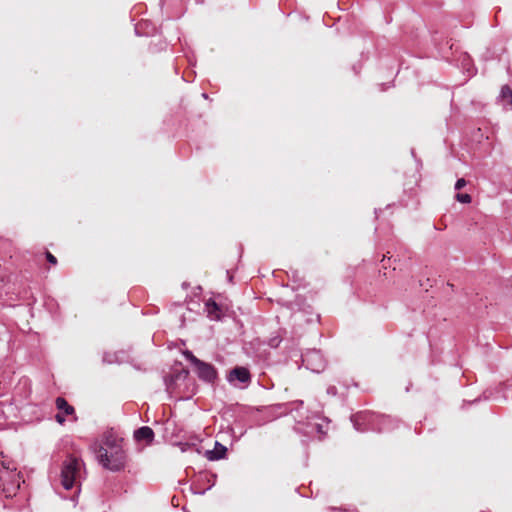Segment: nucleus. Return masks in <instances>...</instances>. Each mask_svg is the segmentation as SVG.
Here are the masks:
<instances>
[{"label":"nucleus","mask_w":512,"mask_h":512,"mask_svg":"<svg viewBox=\"0 0 512 512\" xmlns=\"http://www.w3.org/2000/svg\"><path fill=\"white\" fill-rule=\"evenodd\" d=\"M93 451L96 453L98 462L107 470L117 472L124 469L127 455L123 448V439L112 432L104 434L103 445L95 443Z\"/></svg>","instance_id":"obj_1"},{"label":"nucleus","mask_w":512,"mask_h":512,"mask_svg":"<svg viewBox=\"0 0 512 512\" xmlns=\"http://www.w3.org/2000/svg\"><path fill=\"white\" fill-rule=\"evenodd\" d=\"M21 483L24 480L17 468L10 462L0 460V493L6 498L14 497Z\"/></svg>","instance_id":"obj_2"},{"label":"nucleus","mask_w":512,"mask_h":512,"mask_svg":"<svg viewBox=\"0 0 512 512\" xmlns=\"http://www.w3.org/2000/svg\"><path fill=\"white\" fill-rule=\"evenodd\" d=\"M183 356L194 366L200 380L207 383H214L216 381L218 373L212 364L198 359L190 350L183 351Z\"/></svg>","instance_id":"obj_3"},{"label":"nucleus","mask_w":512,"mask_h":512,"mask_svg":"<svg viewBox=\"0 0 512 512\" xmlns=\"http://www.w3.org/2000/svg\"><path fill=\"white\" fill-rule=\"evenodd\" d=\"M81 461L75 457H68L61 470V484L66 490L74 487L77 478L80 475Z\"/></svg>","instance_id":"obj_4"},{"label":"nucleus","mask_w":512,"mask_h":512,"mask_svg":"<svg viewBox=\"0 0 512 512\" xmlns=\"http://www.w3.org/2000/svg\"><path fill=\"white\" fill-rule=\"evenodd\" d=\"M302 362L307 369L319 373L325 368V359L320 351L309 350L302 355Z\"/></svg>","instance_id":"obj_5"},{"label":"nucleus","mask_w":512,"mask_h":512,"mask_svg":"<svg viewBox=\"0 0 512 512\" xmlns=\"http://www.w3.org/2000/svg\"><path fill=\"white\" fill-rule=\"evenodd\" d=\"M188 376H189V371L186 369H180V370L174 371L172 374L166 376L164 378L166 391L169 394H173L176 390L178 382L186 381Z\"/></svg>","instance_id":"obj_6"},{"label":"nucleus","mask_w":512,"mask_h":512,"mask_svg":"<svg viewBox=\"0 0 512 512\" xmlns=\"http://www.w3.org/2000/svg\"><path fill=\"white\" fill-rule=\"evenodd\" d=\"M227 381L233 385H236V381L248 385L251 382V374L246 367L237 366L229 372Z\"/></svg>","instance_id":"obj_7"},{"label":"nucleus","mask_w":512,"mask_h":512,"mask_svg":"<svg viewBox=\"0 0 512 512\" xmlns=\"http://www.w3.org/2000/svg\"><path fill=\"white\" fill-rule=\"evenodd\" d=\"M154 431L148 426H142L134 431V439L137 442H145L151 444L154 440Z\"/></svg>","instance_id":"obj_8"},{"label":"nucleus","mask_w":512,"mask_h":512,"mask_svg":"<svg viewBox=\"0 0 512 512\" xmlns=\"http://www.w3.org/2000/svg\"><path fill=\"white\" fill-rule=\"evenodd\" d=\"M227 448L219 442H215L214 449L207 450L205 456L210 461L223 459L226 456Z\"/></svg>","instance_id":"obj_9"},{"label":"nucleus","mask_w":512,"mask_h":512,"mask_svg":"<svg viewBox=\"0 0 512 512\" xmlns=\"http://www.w3.org/2000/svg\"><path fill=\"white\" fill-rule=\"evenodd\" d=\"M205 312L211 320H219L221 317L220 306L212 299L205 303Z\"/></svg>","instance_id":"obj_10"},{"label":"nucleus","mask_w":512,"mask_h":512,"mask_svg":"<svg viewBox=\"0 0 512 512\" xmlns=\"http://www.w3.org/2000/svg\"><path fill=\"white\" fill-rule=\"evenodd\" d=\"M55 404L59 412L64 415H73L75 413L74 407L71 406L63 397L56 398Z\"/></svg>","instance_id":"obj_11"},{"label":"nucleus","mask_w":512,"mask_h":512,"mask_svg":"<svg viewBox=\"0 0 512 512\" xmlns=\"http://www.w3.org/2000/svg\"><path fill=\"white\" fill-rule=\"evenodd\" d=\"M364 420H366V416L364 414H356L351 417V421L357 431H364V429L360 427V421Z\"/></svg>","instance_id":"obj_12"},{"label":"nucleus","mask_w":512,"mask_h":512,"mask_svg":"<svg viewBox=\"0 0 512 512\" xmlns=\"http://www.w3.org/2000/svg\"><path fill=\"white\" fill-rule=\"evenodd\" d=\"M501 97L503 99H509V102L512 105V90L509 87H507V86L502 87Z\"/></svg>","instance_id":"obj_13"},{"label":"nucleus","mask_w":512,"mask_h":512,"mask_svg":"<svg viewBox=\"0 0 512 512\" xmlns=\"http://www.w3.org/2000/svg\"><path fill=\"white\" fill-rule=\"evenodd\" d=\"M456 200L463 204H468L471 202L472 198L469 194L457 193Z\"/></svg>","instance_id":"obj_14"},{"label":"nucleus","mask_w":512,"mask_h":512,"mask_svg":"<svg viewBox=\"0 0 512 512\" xmlns=\"http://www.w3.org/2000/svg\"><path fill=\"white\" fill-rule=\"evenodd\" d=\"M280 342H281V339L279 337H273V338L269 339L268 344H269V346L276 348L279 346Z\"/></svg>","instance_id":"obj_15"},{"label":"nucleus","mask_w":512,"mask_h":512,"mask_svg":"<svg viewBox=\"0 0 512 512\" xmlns=\"http://www.w3.org/2000/svg\"><path fill=\"white\" fill-rule=\"evenodd\" d=\"M312 430L311 432H313L314 430L319 433V434H323V430H322V425L319 424V423H313V424H310Z\"/></svg>","instance_id":"obj_16"},{"label":"nucleus","mask_w":512,"mask_h":512,"mask_svg":"<svg viewBox=\"0 0 512 512\" xmlns=\"http://www.w3.org/2000/svg\"><path fill=\"white\" fill-rule=\"evenodd\" d=\"M466 185V180L464 178H460L455 183V190H460Z\"/></svg>","instance_id":"obj_17"},{"label":"nucleus","mask_w":512,"mask_h":512,"mask_svg":"<svg viewBox=\"0 0 512 512\" xmlns=\"http://www.w3.org/2000/svg\"><path fill=\"white\" fill-rule=\"evenodd\" d=\"M46 259L49 263L55 265L57 264V259L54 255H52L50 252H46Z\"/></svg>","instance_id":"obj_18"},{"label":"nucleus","mask_w":512,"mask_h":512,"mask_svg":"<svg viewBox=\"0 0 512 512\" xmlns=\"http://www.w3.org/2000/svg\"><path fill=\"white\" fill-rule=\"evenodd\" d=\"M64 416H65L64 414H62V413H60V412H59L58 414H56L55 419H56V421H57L59 424H61V425H62V424H64V422H65V417H64Z\"/></svg>","instance_id":"obj_19"},{"label":"nucleus","mask_w":512,"mask_h":512,"mask_svg":"<svg viewBox=\"0 0 512 512\" xmlns=\"http://www.w3.org/2000/svg\"><path fill=\"white\" fill-rule=\"evenodd\" d=\"M294 405H298V406H302L303 405V401H296V402H292L289 404V406H294Z\"/></svg>","instance_id":"obj_20"},{"label":"nucleus","mask_w":512,"mask_h":512,"mask_svg":"<svg viewBox=\"0 0 512 512\" xmlns=\"http://www.w3.org/2000/svg\"><path fill=\"white\" fill-rule=\"evenodd\" d=\"M188 446V444H183L182 447H181V450L182 451H185V447Z\"/></svg>","instance_id":"obj_21"}]
</instances>
